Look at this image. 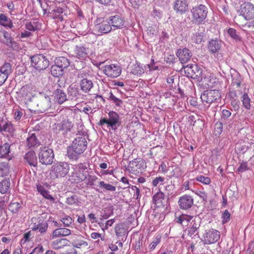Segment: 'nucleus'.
I'll list each match as a JSON object with an SVG mask.
<instances>
[{
	"label": "nucleus",
	"mask_w": 254,
	"mask_h": 254,
	"mask_svg": "<svg viewBox=\"0 0 254 254\" xmlns=\"http://www.w3.org/2000/svg\"><path fill=\"white\" fill-rule=\"evenodd\" d=\"M61 221L64 226L69 227L72 223L73 220L71 217L67 216L63 218Z\"/></svg>",
	"instance_id": "obj_60"
},
{
	"label": "nucleus",
	"mask_w": 254,
	"mask_h": 254,
	"mask_svg": "<svg viewBox=\"0 0 254 254\" xmlns=\"http://www.w3.org/2000/svg\"><path fill=\"white\" fill-rule=\"evenodd\" d=\"M12 64L9 63L5 62L0 67V73L4 74L7 77L12 72Z\"/></svg>",
	"instance_id": "obj_36"
},
{
	"label": "nucleus",
	"mask_w": 254,
	"mask_h": 254,
	"mask_svg": "<svg viewBox=\"0 0 254 254\" xmlns=\"http://www.w3.org/2000/svg\"><path fill=\"white\" fill-rule=\"evenodd\" d=\"M10 172V167L7 162L0 163V177H4L9 175Z\"/></svg>",
	"instance_id": "obj_35"
},
{
	"label": "nucleus",
	"mask_w": 254,
	"mask_h": 254,
	"mask_svg": "<svg viewBox=\"0 0 254 254\" xmlns=\"http://www.w3.org/2000/svg\"><path fill=\"white\" fill-rule=\"evenodd\" d=\"M176 55L182 64L189 62L192 56L191 52L187 48L178 49Z\"/></svg>",
	"instance_id": "obj_15"
},
{
	"label": "nucleus",
	"mask_w": 254,
	"mask_h": 254,
	"mask_svg": "<svg viewBox=\"0 0 254 254\" xmlns=\"http://www.w3.org/2000/svg\"><path fill=\"white\" fill-rule=\"evenodd\" d=\"M72 246L81 251H86L89 249L88 243L85 241L84 238L80 235H73L71 237Z\"/></svg>",
	"instance_id": "obj_12"
},
{
	"label": "nucleus",
	"mask_w": 254,
	"mask_h": 254,
	"mask_svg": "<svg viewBox=\"0 0 254 254\" xmlns=\"http://www.w3.org/2000/svg\"><path fill=\"white\" fill-rule=\"evenodd\" d=\"M71 234V230L66 228H59L55 229L52 233V239L69 236Z\"/></svg>",
	"instance_id": "obj_24"
},
{
	"label": "nucleus",
	"mask_w": 254,
	"mask_h": 254,
	"mask_svg": "<svg viewBox=\"0 0 254 254\" xmlns=\"http://www.w3.org/2000/svg\"><path fill=\"white\" fill-rule=\"evenodd\" d=\"M121 123L118 114L113 111H110L108 113V118H101L98 125L101 126L107 125L115 130L121 126Z\"/></svg>",
	"instance_id": "obj_3"
},
{
	"label": "nucleus",
	"mask_w": 254,
	"mask_h": 254,
	"mask_svg": "<svg viewBox=\"0 0 254 254\" xmlns=\"http://www.w3.org/2000/svg\"><path fill=\"white\" fill-rule=\"evenodd\" d=\"M79 85L81 90L85 93L90 92L93 87L92 81L87 79V78H84L81 80Z\"/></svg>",
	"instance_id": "obj_23"
},
{
	"label": "nucleus",
	"mask_w": 254,
	"mask_h": 254,
	"mask_svg": "<svg viewBox=\"0 0 254 254\" xmlns=\"http://www.w3.org/2000/svg\"><path fill=\"white\" fill-rule=\"evenodd\" d=\"M165 180V178L163 177H157L153 180L152 182V185L154 187H157L158 185H163V182Z\"/></svg>",
	"instance_id": "obj_57"
},
{
	"label": "nucleus",
	"mask_w": 254,
	"mask_h": 254,
	"mask_svg": "<svg viewBox=\"0 0 254 254\" xmlns=\"http://www.w3.org/2000/svg\"><path fill=\"white\" fill-rule=\"evenodd\" d=\"M196 180L204 185H208L211 182L210 179L209 177H205L202 175L197 176L196 178Z\"/></svg>",
	"instance_id": "obj_56"
},
{
	"label": "nucleus",
	"mask_w": 254,
	"mask_h": 254,
	"mask_svg": "<svg viewBox=\"0 0 254 254\" xmlns=\"http://www.w3.org/2000/svg\"><path fill=\"white\" fill-rule=\"evenodd\" d=\"M220 232L214 229L206 230L203 234L202 242L205 245H210L217 242L220 239Z\"/></svg>",
	"instance_id": "obj_8"
},
{
	"label": "nucleus",
	"mask_w": 254,
	"mask_h": 254,
	"mask_svg": "<svg viewBox=\"0 0 254 254\" xmlns=\"http://www.w3.org/2000/svg\"><path fill=\"white\" fill-rule=\"evenodd\" d=\"M97 24L95 25V29L102 34H107L111 31L112 28L108 19L103 20L99 18L97 20Z\"/></svg>",
	"instance_id": "obj_17"
},
{
	"label": "nucleus",
	"mask_w": 254,
	"mask_h": 254,
	"mask_svg": "<svg viewBox=\"0 0 254 254\" xmlns=\"http://www.w3.org/2000/svg\"><path fill=\"white\" fill-rule=\"evenodd\" d=\"M229 101L239 100L238 95L236 91L230 90L227 94Z\"/></svg>",
	"instance_id": "obj_52"
},
{
	"label": "nucleus",
	"mask_w": 254,
	"mask_h": 254,
	"mask_svg": "<svg viewBox=\"0 0 254 254\" xmlns=\"http://www.w3.org/2000/svg\"><path fill=\"white\" fill-rule=\"evenodd\" d=\"M99 186L101 188L104 189L106 190L114 191L116 190V187L109 184H106L104 181L99 182Z\"/></svg>",
	"instance_id": "obj_48"
},
{
	"label": "nucleus",
	"mask_w": 254,
	"mask_h": 254,
	"mask_svg": "<svg viewBox=\"0 0 254 254\" xmlns=\"http://www.w3.org/2000/svg\"><path fill=\"white\" fill-rule=\"evenodd\" d=\"M228 33L230 36L236 41H240V37L237 34L236 30L234 28H230L228 30Z\"/></svg>",
	"instance_id": "obj_51"
},
{
	"label": "nucleus",
	"mask_w": 254,
	"mask_h": 254,
	"mask_svg": "<svg viewBox=\"0 0 254 254\" xmlns=\"http://www.w3.org/2000/svg\"><path fill=\"white\" fill-rule=\"evenodd\" d=\"M161 236L158 235L153 239L152 243L149 245L148 248L150 251L154 250L157 245L161 242Z\"/></svg>",
	"instance_id": "obj_47"
},
{
	"label": "nucleus",
	"mask_w": 254,
	"mask_h": 254,
	"mask_svg": "<svg viewBox=\"0 0 254 254\" xmlns=\"http://www.w3.org/2000/svg\"><path fill=\"white\" fill-rule=\"evenodd\" d=\"M87 169V167L86 164L85 163H80L77 165H75L73 167V169H75L76 170H79L82 171V172H87L85 170Z\"/></svg>",
	"instance_id": "obj_54"
},
{
	"label": "nucleus",
	"mask_w": 254,
	"mask_h": 254,
	"mask_svg": "<svg viewBox=\"0 0 254 254\" xmlns=\"http://www.w3.org/2000/svg\"><path fill=\"white\" fill-rule=\"evenodd\" d=\"M87 183L86 184L89 186H93L94 185V182L96 181L97 178L95 176L88 175L87 176Z\"/></svg>",
	"instance_id": "obj_63"
},
{
	"label": "nucleus",
	"mask_w": 254,
	"mask_h": 254,
	"mask_svg": "<svg viewBox=\"0 0 254 254\" xmlns=\"http://www.w3.org/2000/svg\"><path fill=\"white\" fill-rule=\"evenodd\" d=\"M87 178L86 172L73 169V172L69 176V181L72 183H79Z\"/></svg>",
	"instance_id": "obj_19"
},
{
	"label": "nucleus",
	"mask_w": 254,
	"mask_h": 254,
	"mask_svg": "<svg viewBox=\"0 0 254 254\" xmlns=\"http://www.w3.org/2000/svg\"><path fill=\"white\" fill-rule=\"evenodd\" d=\"M73 124L71 122L68 120H64L57 125L55 132L57 134L65 135L67 132L71 130Z\"/></svg>",
	"instance_id": "obj_16"
},
{
	"label": "nucleus",
	"mask_w": 254,
	"mask_h": 254,
	"mask_svg": "<svg viewBox=\"0 0 254 254\" xmlns=\"http://www.w3.org/2000/svg\"><path fill=\"white\" fill-rule=\"evenodd\" d=\"M239 12L245 20L253 19L254 18V4L249 2L243 3L240 6Z\"/></svg>",
	"instance_id": "obj_11"
},
{
	"label": "nucleus",
	"mask_w": 254,
	"mask_h": 254,
	"mask_svg": "<svg viewBox=\"0 0 254 254\" xmlns=\"http://www.w3.org/2000/svg\"><path fill=\"white\" fill-rule=\"evenodd\" d=\"M186 75L191 78H202V69L196 64H190L183 67ZM202 80V79H201Z\"/></svg>",
	"instance_id": "obj_10"
},
{
	"label": "nucleus",
	"mask_w": 254,
	"mask_h": 254,
	"mask_svg": "<svg viewBox=\"0 0 254 254\" xmlns=\"http://www.w3.org/2000/svg\"><path fill=\"white\" fill-rule=\"evenodd\" d=\"M69 170V166L65 162H59L54 164L50 171V176L52 179L65 177Z\"/></svg>",
	"instance_id": "obj_2"
},
{
	"label": "nucleus",
	"mask_w": 254,
	"mask_h": 254,
	"mask_svg": "<svg viewBox=\"0 0 254 254\" xmlns=\"http://www.w3.org/2000/svg\"><path fill=\"white\" fill-rule=\"evenodd\" d=\"M204 34L202 32L196 33L193 37L195 43L199 44L204 41Z\"/></svg>",
	"instance_id": "obj_53"
},
{
	"label": "nucleus",
	"mask_w": 254,
	"mask_h": 254,
	"mask_svg": "<svg viewBox=\"0 0 254 254\" xmlns=\"http://www.w3.org/2000/svg\"><path fill=\"white\" fill-rule=\"evenodd\" d=\"M232 77V83L231 86L235 89L239 88L241 84L242 80L241 76L238 72L236 70H234L231 73Z\"/></svg>",
	"instance_id": "obj_27"
},
{
	"label": "nucleus",
	"mask_w": 254,
	"mask_h": 254,
	"mask_svg": "<svg viewBox=\"0 0 254 254\" xmlns=\"http://www.w3.org/2000/svg\"><path fill=\"white\" fill-rule=\"evenodd\" d=\"M0 25L8 28L14 31L12 29L14 26L12 21L8 16L2 13L0 14Z\"/></svg>",
	"instance_id": "obj_30"
},
{
	"label": "nucleus",
	"mask_w": 254,
	"mask_h": 254,
	"mask_svg": "<svg viewBox=\"0 0 254 254\" xmlns=\"http://www.w3.org/2000/svg\"><path fill=\"white\" fill-rule=\"evenodd\" d=\"M13 157V155L10 151V144L7 142L0 144V158H5L10 160Z\"/></svg>",
	"instance_id": "obj_20"
},
{
	"label": "nucleus",
	"mask_w": 254,
	"mask_h": 254,
	"mask_svg": "<svg viewBox=\"0 0 254 254\" xmlns=\"http://www.w3.org/2000/svg\"><path fill=\"white\" fill-rule=\"evenodd\" d=\"M27 145L28 147L37 146L40 145V141L37 138L35 134L32 133L29 137L27 138Z\"/></svg>",
	"instance_id": "obj_37"
},
{
	"label": "nucleus",
	"mask_w": 254,
	"mask_h": 254,
	"mask_svg": "<svg viewBox=\"0 0 254 254\" xmlns=\"http://www.w3.org/2000/svg\"><path fill=\"white\" fill-rule=\"evenodd\" d=\"M193 22L201 24L206 19L208 13L207 8L203 4H200L191 9Z\"/></svg>",
	"instance_id": "obj_4"
},
{
	"label": "nucleus",
	"mask_w": 254,
	"mask_h": 254,
	"mask_svg": "<svg viewBox=\"0 0 254 254\" xmlns=\"http://www.w3.org/2000/svg\"><path fill=\"white\" fill-rule=\"evenodd\" d=\"M55 64L59 66L63 69L66 68L69 66L70 62L67 58L64 57L57 58L55 60Z\"/></svg>",
	"instance_id": "obj_33"
},
{
	"label": "nucleus",
	"mask_w": 254,
	"mask_h": 254,
	"mask_svg": "<svg viewBox=\"0 0 254 254\" xmlns=\"http://www.w3.org/2000/svg\"><path fill=\"white\" fill-rule=\"evenodd\" d=\"M14 131L13 125L9 121H6L4 124L2 125V128L0 130V132L2 131L8 132L12 133Z\"/></svg>",
	"instance_id": "obj_43"
},
{
	"label": "nucleus",
	"mask_w": 254,
	"mask_h": 254,
	"mask_svg": "<svg viewBox=\"0 0 254 254\" xmlns=\"http://www.w3.org/2000/svg\"><path fill=\"white\" fill-rule=\"evenodd\" d=\"M53 95L55 100L60 104H62L67 100V96L64 91L61 88L56 89Z\"/></svg>",
	"instance_id": "obj_25"
},
{
	"label": "nucleus",
	"mask_w": 254,
	"mask_h": 254,
	"mask_svg": "<svg viewBox=\"0 0 254 254\" xmlns=\"http://www.w3.org/2000/svg\"><path fill=\"white\" fill-rule=\"evenodd\" d=\"M222 222L223 223H227L230 219V213L228 210H225L222 215Z\"/></svg>",
	"instance_id": "obj_62"
},
{
	"label": "nucleus",
	"mask_w": 254,
	"mask_h": 254,
	"mask_svg": "<svg viewBox=\"0 0 254 254\" xmlns=\"http://www.w3.org/2000/svg\"><path fill=\"white\" fill-rule=\"evenodd\" d=\"M192 218V216L183 214L177 218L176 222L182 225H187Z\"/></svg>",
	"instance_id": "obj_40"
},
{
	"label": "nucleus",
	"mask_w": 254,
	"mask_h": 254,
	"mask_svg": "<svg viewBox=\"0 0 254 254\" xmlns=\"http://www.w3.org/2000/svg\"><path fill=\"white\" fill-rule=\"evenodd\" d=\"M68 241L66 239H57L52 242L51 248L55 250H59L64 248L67 245Z\"/></svg>",
	"instance_id": "obj_31"
},
{
	"label": "nucleus",
	"mask_w": 254,
	"mask_h": 254,
	"mask_svg": "<svg viewBox=\"0 0 254 254\" xmlns=\"http://www.w3.org/2000/svg\"><path fill=\"white\" fill-rule=\"evenodd\" d=\"M108 19L112 27L121 29L125 26V20L124 17L119 15L111 16Z\"/></svg>",
	"instance_id": "obj_18"
},
{
	"label": "nucleus",
	"mask_w": 254,
	"mask_h": 254,
	"mask_svg": "<svg viewBox=\"0 0 254 254\" xmlns=\"http://www.w3.org/2000/svg\"><path fill=\"white\" fill-rule=\"evenodd\" d=\"M26 28L29 31H34L37 30V26L35 22H29L25 25Z\"/></svg>",
	"instance_id": "obj_64"
},
{
	"label": "nucleus",
	"mask_w": 254,
	"mask_h": 254,
	"mask_svg": "<svg viewBox=\"0 0 254 254\" xmlns=\"http://www.w3.org/2000/svg\"><path fill=\"white\" fill-rule=\"evenodd\" d=\"M87 141L82 136L74 139L72 145L67 148V155L70 159L77 160L80 154L83 153L87 148Z\"/></svg>",
	"instance_id": "obj_1"
},
{
	"label": "nucleus",
	"mask_w": 254,
	"mask_h": 254,
	"mask_svg": "<svg viewBox=\"0 0 254 254\" xmlns=\"http://www.w3.org/2000/svg\"><path fill=\"white\" fill-rule=\"evenodd\" d=\"M164 193L159 189L157 191L153 196V201L154 203L158 207L163 206V201L164 200Z\"/></svg>",
	"instance_id": "obj_29"
},
{
	"label": "nucleus",
	"mask_w": 254,
	"mask_h": 254,
	"mask_svg": "<svg viewBox=\"0 0 254 254\" xmlns=\"http://www.w3.org/2000/svg\"><path fill=\"white\" fill-rule=\"evenodd\" d=\"M32 65L37 70L46 69L49 65V61L43 55H35L31 57Z\"/></svg>",
	"instance_id": "obj_6"
},
{
	"label": "nucleus",
	"mask_w": 254,
	"mask_h": 254,
	"mask_svg": "<svg viewBox=\"0 0 254 254\" xmlns=\"http://www.w3.org/2000/svg\"><path fill=\"white\" fill-rule=\"evenodd\" d=\"M221 94L218 90H210L204 91L200 98L203 103L210 104L220 99Z\"/></svg>",
	"instance_id": "obj_9"
},
{
	"label": "nucleus",
	"mask_w": 254,
	"mask_h": 254,
	"mask_svg": "<svg viewBox=\"0 0 254 254\" xmlns=\"http://www.w3.org/2000/svg\"><path fill=\"white\" fill-rule=\"evenodd\" d=\"M10 186V182L9 179H4L0 183V192L2 194L8 192Z\"/></svg>",
	"instance_id": "obj_38"
},
{
	"label": "nucleus",
	"mask_w": 254,
	"mask_h": 254,
	"mask_svg": "<svg viewBox=\"0 0 254 254\" xmlns=\"http://www.w3.org/2000/svg\"><path fill=\"white\" fill-rule=\"evenodd\" d=\"M200 225L196 224L195 222L191 225V227L188 229V235L191 237L192 235L197 236L199 237L198 229Z\"/></svg>",
	"instance_id": "obj_42"
},
{
	"label": "nucleus",
	"mask_w": 254,
	"mask_h": 254,
	"mask_svg": "<svg viewBox=\"0 0 254 254\" xmlns=\"http://www.w3.org/2000/svg\"><path fill=\"white\" fill-rule=\"evenodd\" d=\"M51 73L53 76L58 77L63 75L64 69L56 64H55L51 67Z\"/></svg>",
	"instance_id": "obj_39"
},
{
	"label": "nucleus",
	"mask_w": 254,
	"mask_h": 254,
	"mask_svg": "<svg viewBox=\"0 0 254 254\" xmlns=\"http://www.w3.org/2000/svg\"><path fill=\"white\" fill-rule=\"evenodd\" d=\"M242 101L244 107L248 110L250 109L251 107V99L247 93H245L242 97Z\"/></svg>",
	"instance_id": "obj_44"
},
{
	"label": "nucleus",
	"mask_w": 254,
	"mask_h": 254,
	"mask_svg": "<svg viewBox=\"0 0 254 254\" xmlns=\"http://www.w3.org/2000/svg\"><path fill=\"white\" fill-rule=\"evenodd\" d=\"M174 8L177 12L182 14L187 11L188 4L186 0H176L174 5Z\"/></svg>",
	"instance_id": "obj_26"
},
{
	"label": "nucleus",
	"mask_w": 254,
	"mask_h": 254,
	"mask_svg": "<svg viewBox=\"0 0 254 254\" xmlns=\"http://www.w3.org/2000/svg\"><path fill=\"white\" fill-rule=\"evenodd\" d=\"M39 162L43 165H49L52 164L54 158V151L48 147L40 148L38 154Z\"/></svg>",
	"instance_id": "obj_5"
},
{
	"label": "nucleus",
	"mask_w": 254,
	"mask_h": 254,
	"mask_svg": "<svg viewBox=\"0 0 254 254\" xmlns=\"http://www.w3.org/2000/svg\"><path fill=\"white\" fill-rule=\"evenodd\" d=\"M37 191L46 199L51 201H54L55 199L54 197L49 194L48 191L45 190L44 187L40 184L36 186Z\"/></svg>",
	"instance_id": "obj_34"
},
{
	"label": "nucleus",
	"mask_w": 254,
	"mask_h": 254,
	"mask_svg": "<svg viewBox=\"0 0 254 254\" xmlns=\"http://www.w3.org/2000/svg\"><path fill=\"white\" fill-rule=\"evenodd\" d=\"M37 106L39 108L38 111L41 113H44L47 111L51 106L50 99L49 97H44L41 99Z\"/></svg>",
	"instance_id": "obj_21"
},
{
	"label": "nucleus",
	"mask_w": 254,
	"mask_h": 254,
	"mask_svg": "<svg viewBox=\"0 0 254 254\" xmlns=\"http://www.w3.org/2000/svg\"><path fill=\"white\" fill-rule=\"evenodd\" d=\"M108 99L112 101L116 107H121L123 103L122 100L116 97L112 92L108 94Z\"/></svg>",
	"instance_id": "obj_41"
},
{
	"label": "nucleus",
	"mask_w": 254,
	"mask_h": 254,
	"mask_svg": "<svg viewBox=\"0 0 254 254\" xmlns=\"http://www.w3.org/2000/svg\"><path fill=\"white\" fill-rule=\"evenodd\" d=\"M214 132L215 135H220L223 131V124L222 122H217L215 125Z\"/></svg>",
	"instance_id": "obj_59"
},
{
	"label": "nucleus",
	"mask_w": 254,
	"mask_h": 254,
	"mask_svg": "<svg viewBox=\"0 0 254 254\" xmlns=\"http://www.w3.org/2000/svg\"><path fill=\"white\" fill-rule=\"evenodd\" d=\"M131 190L133 192V198L136 200H139L141 195L140 193V190L138 187L136 186H132L130 187Z\"/></svg>",
	"instance_id": "obj_50"
},
{
	"label": "nucleus",
	"mask_w": 254,
	"mask_h": 254,
	"mask_svg": "<svg viewBox=\"0 0 254 254\" xmlns=\"http://www.w3.org/2000/svg\"><path fill=\"white\" fill-rule=\"evenodd\" d=\"M146 167L145 161L141 158H136L129 162L128 165V171L136 175L141 173Z\"/></svg>",
	"instance_id": "obj_7"
},
{
	"label": "nucleus",
	"mask_w": 254,
	"mask_h": 254,
	"mask_svg": "<svg viewBox=\"0 0 254 254\" xmlns=\"http://www.w3.org/2000/svg\"><path fill=\"white\" fill-rule=\"evenodd\" d=\"M67 93L68 95L71 97L72 99L76 98L79 95L78 89L71 86L69 87Z\"/></svg>",
	"instance_id": "obj_46"
},
{
	"label": "nucleus",
	"mask_w": 254,
	"mask_h": 254,
	"mask_svg": "<svg viewBox=\"0 0 254 254\" xmlns=\"http://www.w3.org/2000/svg\"><path fill=\"white\" fill-rule=\"evenodd\" d=\"M74 51L76 56L79 59H84L87 57L88 49L83 46H76Z\"/></svg>",
	"instance_id": "obj_32"
},
{
	"label": "nucleus",
	"mask_w": 254,
	"mask_h": 254,
	"mask_svg": "<svg viewBox=\"0 0 254 254\" xmlns=\"http://www.w3.org/2000/svg\"><path fill=\"white\" fill-rule=\"evenodd\" d=\"M38 230L41 233H45L48 228V223L42 219H39L38 221Z\"/></svg>",
	"instance_id": "obj_45"
},
{
	"label": "nucleus",
	"mask_w": 254,
	"mask_h": 254,
	"mask_svg": "<svg viewBox=\"0 0 254 254\" xmlns=\"http://www.w3.org/2000/svg\"><path fill=\"white\" fill-rule=\"evenodd\" d=\"M221 47V42L218 40H211L208 44V49L210 52L215 54Z\"/></svg>",
	"instance_id": "obj_28"
},
{
	"label": "nucleus",
	"mask_w": 254,
	"mask_h": 254,
	"mask_svg": "<svg viewBox=\"0 0 254 254\" xmlns=\"http://www.w3.org/2000/svg\"><path fill=\"white\" fill-rule=\"evenodd\" d=\"M24 159L30 166H37V156L34 151H29L26 153L24 156Z\"/></svg>",
	"instance_id": "obj_22"
},
{
	"label": "nucleus",
	"mask_w": 254,
	"mask_h": 254,
	"mask_svg": "<svg viewBox=\"0 0 254 254\" xmlns=\"http://www.w3.org/2000/svg\"><path fill=\"white\" fill-rule=\"evenodd\" d=\"M21 207V204L19 202H11L9 205V210L12 213H16Z\"/></svg>",
	"instance_id": "obj_49"
},
{
	"label": "nucleus",
	"mask_w": 254,
	"mask_h": 254,
	"mask_svg": "<svg viewBox=\"0 0 254 254\" xmlns=\"http://www.w3.org/2000/svg\"><path fill=\"white\" fill-rule=\"evenodd\" d=\"M178 205L182 210H189L193 205V198L190 195L185 194L182 195L179 199Z\"/></svg>",
	"instance_id": "obj_14"
},
{
	"label": "nucleus",
	"mask_w": 254,
	"mask_h": 254,
	"mask_svg": "<svg viewBox=\"0 0 254 254\" xmlns=\"http://www.w3.org/2000/svg\"><path fill=\"white\" fill-rule=\"evenodd\" d=\"M103 72L108 77L114 78L120 75L122 68L117 64H110L103 67Z\"/></svg>",
	"instance_id": "obj_13"
},
{
	"label": "nucleus",
	"mask_w": 254,
	"mask_h": 254,
	"mask_svg": "<svg viewBox=\"0 0 254 254\" xmlns=\"http://www.w3.org/2000/svg\"><path fill=\"white\" fill-rule=\"evenodd\" d=\"M78 202V197L76 195H73L66 198V203L68 205L76 204Z\"/></svg>",
	"instance_id": "obj_55"
},
{
	"label": "nucleus",
	"mask_w": 254,
	"mask_h": 254,
	"mask_svg": "<svg viewBox=\"0 0 254 254\" xmlns=\"http://www.w3.org/2000/svg\"><path fill=\"white\" fill-rule=\"evenodd\" d=\"M4 43L7 46L13 50L18 49V44L16 41L13 40V39L10 40V41L5 42Z\"/></svg>",
	"instance_id": "obj_58"
},
{
	"label": "nucleus",
	"mask_w": 254,
	"mask_h": 254,
	"mask_svg": "<svg viewBox=\"0 0 254 254\" xmlns=\"http://www.w3.org/2000/svg\"><path fill=\"white\" fill-rule=\"evenodd\" d=\"M215 79H211L209 76H207L204 77L203 82L208 87H212L215 83V81H213Z\"/></svg>",
	"instance_id": "obj_61"
}]
</instances>
